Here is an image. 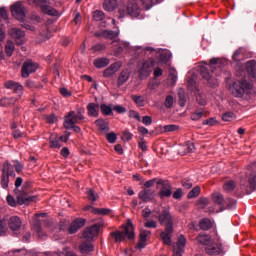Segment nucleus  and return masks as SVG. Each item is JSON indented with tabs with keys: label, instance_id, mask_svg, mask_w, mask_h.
Returning a JSON list of instances; mask_svg holds the SVG:
<instances>
[{
	"label": "nucleus",
	"instance_id": "nucleus-1",
	"mask_svg": "<svg viewBox=\"0 0 256 256\" xmlns=\"http://www.w3.org/2000/svg\"><path fill=\"white\" fill-rule=\"evenodd\" d=\"M254 87L253 78L244 76L233 82L230 91L234 97L241 98L244 95H251Z\"/></svg>",
	"mask_w": 256,
	"mask_h": 256
},
{
	"label": "nucleus",
	"instance_id": "nucleus-2",
	"mask_svg": "<svg viewBox=\"0 0 256 256\" xmlns=\"http://www.w3.org/2000/svg\"><path fill=\"white\" fill-rule=\"evenodd\" d=\"M118 12L121 19H123V17H125L126 15H129V17H139V13H141V8H139L137 1L129 0L127 6H119Z\"/></svg>",
	"mask_w": 256,
	"mask_h": 256
},
{
	"label": "nucleus",
	"instance_id": "nucleus-3",
	"mask_svg": "<svg viewBox=\"0 0 256 256\" xmlns=\"http://www.w3.org/2000/svg\"><path fill=\"white\" fill-rule=\"evenodd\" d=\"M112 237H114L116 243H121V241H125L127 237L130 241L135 239V228L133 227V223L129 220L124 227V231H116L111 233Z\"/></svg>",
	"mask_w": 256,
	"mask_h": 256
},
{
	"label": "nucleus",
	"instance_id": "nucleus-4",
	"mask_svg": "<svg viewBox=\"0 0 256 256\" xmlns=\"http://www.w3.org/2000/svg\"><path fill=\"white\" fill-rule=\"evenodd\" d=\"M84 113H85V110L81 108L77 110V113L75 111H70L68 115L65 116V121H64L65 129H71L73 125L79 124L80 121H83V119H85V116H83Z\"/></svg>",
	"mask_w": 256,
	"mask_h": 256
},
{
	"label": "nucleus",
	"instance_id": "nucleus-5",
	"mask_svg": "<svg viewBox=\"0 0 256 256\" xmlns=\"http://www.w3.org/2000/svg\"><path fill=\"white\" fill-rule=\"evenodd\" d=\"M28 5H36V7H40L42 13H45V15H51L52 17H55L57 15V11L48 5L47 0H26Z\"/></svg>",
	"mask_w": 256,
	"mask_h": 256
},
{
	"label": "nucleus",
	"instance_id": "nucleus-6",
	"mask_svg": "<svg viewBox=\"0 0 256 256\" xmlns=\"http://www.w3.org/2000/svg\"><path fill=\"white\" fill-rule=\"evenodd\" d=\"M9 177H15V171L9 161L4 162L1 176V187L7 189L9 187Z\"/></svg>",
	"mask_w": 256,
	"mask_h": 256
},
{
	"label": "nucleus",
	"instance_id": "nucleus-7",
	"mask_svg": "<svg viewBox=\"0 0 256 256\" xmlns=\"http://www.w3.org/2000/svg\"><path fill=\"white\" fill-rule=\"evenodd\" d=\"M101 227H103V222L87 227L83 231V234H82L83 239H86V241H93V239H95V237L99 235V229H101Z\"/></svg>",
	"mask_w": 256,
	"mask_h": 256
},
{
	"label": "nucleus",
	"instance_id": "nucleus-8",
	"mask_svg": "<svg viewBox=\"0 0 256 256\" xmlns=\"http://www.w3.org/2000/svg\"><path fill=\"white\" fill-rule=\"evenodd\" d=\"M8 35L11 36L12 39L15 41V45L21 46L25 45V31L21 28H11L8 30Z\"/></svg>",
	"mask_w": 256,
	"mask_h": 256
},
{
	"label": "nucleus",
	"instance_id": "nucleus-9",
	"mask_svg": "<svg viewBox=\"0 0 256 256\" xmlns=\"http://www.w3.org/2000/svg\"><path fill=\"white\" fill-rule=\"evenodd\" d=\"M11 13L13 18L17 19V21H25L27 9L22 3L16 2L14 5L11 6Z\"/></svg>",
	"mask_w": 256,
	"mask_h": 256
},
{
	"label": "nucleus",
	"instance_id": "nucleus-10",
	"mask_svg": "<svg viewBox=\"0 0 256 256\" xmlns=\"http://www.w3.org/2000/svg\"><path fill=\"white\" fill-rule=\"evenodd\" d=\"M158 185H161L162 187L158 193V197H160V199H165L173 195V186H171V183L168 180L160 179L158 181Z\"/></svg>",
	"mask_w": 256,
	"mask_h": 256
},
{
	"label": "nucleus",
	"instance_id": "nucleus-11",
	"mask_svg": "<svg viewBox=\"0 0 256 256\" xmlns=\"http://www.w3.org/2000/svg\"><path fill=\"white\" fill-rule=\"evenodd\" d=\"M158 221L160 225L165 224V227H173V216H171L169 208H163L161 213L158 215Z\"/></svg>",
	"mask_w": 256,
	"mask_h": 256
},
{
	"label": "nucleus",
	"instance_id": "nucleus-12",
	"mask_svg": "<svg viewBox=\"0 0 256 256\" xmlns=\"http://www.w3.org/2000/svg\"><path fill=\"white\" fill-rule=\"evenodd\" d=\"M39 68V65L37 63H34L33 60H27L22 65V77L24 79H27L31 73H35L37 69Z\"/></svg>",
	"mask_w": 256,
	"mask_h": 256
},
{
	"label": "nucleus",
	"instance_id": "nucleus-13",
	"mask_svg": "<svg viewBox=\"0 0 256 256\" xmlns=\"http://www.w3.org/2000/svg\"><path fill=\"white\" fill-rule=\"evenodd\" d=\"M185 245H187V239L183 235L179 236L176 244L174 245L173 256H183V253H185Z\"/></svg>",
	"mask_w": 256,
	"mask_h": 256
},
{
	"label": "nucleus",
	"instance_id": "nucleus-14",
	"mask_svg": "<svg viewBox=\"0 0 256 256\" xmlns=\"http://www.w3.org/2000/svg\"><path fill=\"white\" fill-rule=\"evenodd\" d=\"M200 75L202 79H205V81H207L210 87H217V85H219V81L217 80V78L211 76V73H209V70L207 68H201Z\"/></svg>",
	"mask_w": 256,
	"mask_h": 256
},
{
	"label": "nucleus",
	"instance_id": "nucleus-15",
	"mask_svg": "<svg viewBox=\"0 0 256 256\" xmlns=\"http://www.w3.org/2000/svg\"><path fill=\"white\" fill-rule=\"evenodd\" d=\"M154 65H155V62L153 60L145 61L142 65V68L140 69V74H139L140 79H146V77H149L151 75V71Z\"/></svg>",
	"mask_w": 256,
	"mask_h": 256
},
{
	"label": "nucleus",
	"instance_id": "nucleus-16",
	"mask_svg": "<svg viewBox=\"0 0 256 256\" xmlns=\"http://www.w3.org/2000/svg\"><path fill=\"white\" fill-rule=\"evenodd\" d=\"M85 223H87V220L85 218H76L71 224L70 227L68 228V233L70 235H73L77 233L79 229L82 227H85Z\"/></svg>",
	"mask_w": 256,
	"mask_h": 256
},
{
	"label": "nucleus",
	"instance_id": "nucleus-17",
	"mask_svg": "<svg viewBox=\"0 0 256 256\" xmlns=\"http://www.w3.org/2000/svg\"><path fill=\"white\" fill-rule=\"evenodd\" d=\"M205 251L207 255L217 256L223 253V245L217 243H210L206 246Z\"/></svg>",
	"mask_w": 256,
	"mask_h": 256
},
{
	"label": "nucleus",
	"instance_id": "nucleus-18",
	"mask_svg": "<svg viewBox=\"0 0 256 256\" xmlns=\"http://www.w3.org/2000/svg\"><path fill=\"white\" fill-rule=\"evenodd\" d=\"M4 86L6 87V89H12L14 93H18L19 97L23 95V85L15 81H7L5 82Z\"/></svg>",
	"mask_w": 256,
	"mask_h": 256
},
{
	"label": "nucleus",
	"instance_id": "nucleus-19",
	"mask_svg": "<svg viewBox=\"0 0 256 256\" xmlns=\"http://www.w3.org/2000/svg\"><path fill=\"white\" fill-rule=\"evenodd\" d=\"M155 197L153 191L151 189H144L139 192L138 198L141 199L144 203H149V201H153Z\"/></svg>",
	"mask_w": 256,
	"mask_h": 256
},
{
	"label": "nucleus",
	"instance_id": "nucleus-20",
	"mask_svg": "<svg viewBox=\"0 0 256 256\" xmlns=\"http://www.w3.org/2000/svg\"><path fill=\"white\" fill-rule=\"evenodd\" d=\"M171 235H173V227H165L164 232L160 234L164 245H171Z\"/></svg>",
	"mask_w": 256,
	"mask_h": 256
},
{
	"label": "nucleus",
	"instance_id": "nucleus-21",
	"mask_svg": "<svg viewBox=\"0 0 256 256\" xmlns=\"http://www.w3.org/2000/svg\"><path fill=\"white\" fill-rule=\"evenodd\" d=\"M21 225H22L21 218H19L18 216H12L9 219L8 226H9V229H11V231H14V232L19 231V229H21Z\"/></svg>",
	"mask_w": 256,
	"mask_h": 256
},
{
	"label": "nucleus",
	"instance_id": "nucleus-22",
	"mask_svg": "<svg viewBox=\"0 0 256 256\" xmlns=\"http://www.w3.org/2000/svg\"><path fill=\"white\" fill-rule=\"evenodd\" d=\"M121 68V64L113 63L107 69L104 70L103 76L106 78L113 77Z\"/></svg>",
	"mask_w": 256,
	"mask_h": 256
},
{
	"label": "nucleus",
	"instance_id": "nucleus-23",
	"mask_svg": "<svg viewBox=\"0 0 256 256\" xmlns=\"http://www.w3.org/2000/svg\"><path fill=\"white\" fill-rule=\"evenodd\" d=\"M246 71L248 73V77L251 79H256V61L250 60L246 63Z\"/></svg>",
	"mask_w": 256,
	"mask_h": 256
},
{
	"label": "nucleus",
	"instance_id": "nucleus-24",
	"mask_svg": "<svg viewBox=\"0 0 256 256\" xmlns=\"http://www.w3.org/2000/svg\"><path fill=\"white\" fill-rule=\"evenodd\" d=\"M96 37H103L104 39H117L119 32L113 30H104L102 33H96Z\"/></svg>",
	"mask_w": 256,
	"mask_h": 256
},
{
	"label": "nucleus",
	"instance_id": "nucleus-25",
	"mask_svg": "<svg viewBox=\"0 0 256 256\" xmlns=\"http://www.w3.org/2000/svg\"><path fill=\"white\" fill-rule=\"evenodd\" d=\"M196 241L197 243H199V245H204V246H209L211 245V241H213V239L211 238V236L207 235V234H199L196 237Z\"/></svg>",
	"mask_w": 256,
	"mask_h": 256
},
{
	"label": "nucleus",
	"instance_id": "nucleus-26",
	"mask_svg": "<svg viewBox=\"0 0 256 256\" xmlns=\"http://www.w3.org/2000/svg\"><path fill=\"white\" fill-rule=\"evenodd\" d=\"M93 249H95L93 244L89 242H82L79 246V250L82 255H89V253H92Z\"/></svg>",
	"mask_w": 256,
	"mask_h": 256
},
{
	"label": "nucleus",
	"instance_id": "nucleus-27",
	"mask_svg": "<svg viewBox=\"0 0 256 256\" xmlns=\"http://www.w3.org/2000/svg\"><path fill=\"white\" fill-rule=\"evenodd\" d=\"M129 77H131V74L129 73V70H122L119 77H118V87H121L122 85H125L127 81H129Z\"/></svg>",
	"mask_w": 256,
	"mask_h": 256
},
{
	"label": "nucleus",
	"instance_id": "nucleus-28",
	"mask_svg": "<svg viewBox=\"0 0 256 256\" xmlns=\"http://www.w3.org/2000/svg\"><path fill=\"white\" fill-rule=\"evenodd\" d=\"M13 53H15V42L8 39L5 43V54L8 57H13Z\"/></svg>",
	"mask_w": 256,
	"mask_h": 256
},
{
	"label": "nucleus",
	"instance_id": "nucleus-29",
	"mask_svg": "<svg viewBox=\"0 0 256 256\" xmlns=\"http://www.w3.org/2000/svg\"><path fill=\"white\" fill-rule=\"evenodd\" d=\"M18 203L19 205H29L30 203H33V201H36L37 196H18Z\"/></svg>",
	"mask_w": 256,
	"mask_h": 256
},
{
	"label": "nucleus",
	"instance_id": "nucleus-30",
	"mask_svg": "<svg viewBox=\"0 0 256 256\" xmlns=\"http://www.w3.org/2000/svg\"><path fill=\"white\" fill-rule=\"evenodd\" d=\"M199 227L202 231H209V229L213 228V222L209 218H203L199 222Z\"/></svg>",
	"mask_w": 256,
	"mask_h": 256
},
{
	"label": "nucleus",
	"instance_id": "nucleus-31",
	"mask_svg": "<svg viewBox=\"0 0 256 256\" xmlns=\"http://www.w3.org/2000/svg\"><path fill=\"white\" fill-rule=\"evenodd\" d=\"M87 111L90 117H97L99 115V104H95V103L88 104Z\"/></svg>",
	"mask_w": 256,
	"mask_h": 256
},
{
	"label": "nucleus",
	"instance_id": "nucleus-32",
	"mask_svg": "<svg viewBox=\"0 0 256 256\" xmlns=\"http://www.w3.org/2000/svg\"><path fill=\"white\" fill-rule=\"evenodd\" d=\"M119 4L117 3V0H105L103 3V7L105 9V11H115V9H117V6Z\"/></svg>",
	"mask_w": 256,
	"mask_h": 256
},
{
	"label": "nucleus",
	"instance_id": "nucleus-33",
	"mask_svg": "<svg viewBox=\"0 0 256 256\" xmlns=\"http://www.w3.org/2000/svg\"><path fill=\"white\" fill-rule=\"evenodd\" d=\"M32 228L39 237H45V233H43V228H41V220L36 219L32 224Z\"/></svg>",
	"mask_w": 256,
	"mask_h": 256
},
{
	"label": "nucleus",
	"instance_id": "nucleus-34",
	"mask_svg": "<svg viewBox=\"0 0 256 256\" xmlns=\"http://www.w3.org/2000/svg\"><path fill=\"white\" fill-rule=\"evenodd\" d=\"M107 65H109V59L107 58H98L94 60L96 69H103L104 67H107Z\"/></svg>",
	"mask_w": 256,
	"mask_h": 256
},
{
	"label": "nucleus",
	"instance_id": "nucleus-35",
	"mask_svg": "<svg viewBox=\"0 0 256 256\" xmlns=\"http://www.w3.org/2000/svg\"><path fill=\"white\" fill-rule=\"evenodd\" d=\"M95 125H97V127H99L100 131H109V122H107V120L104 119H98L95 121Z\"/></svg>",
	"mask_w": 256,
	"mask_h": 256
},
{
	"label": "nucleus",
	"instance_id": "nucleus-36",
	"mask_svg": "<svg viewBox=\"0 0 256 256\" xmlns=\"http://www.w3.org/2000/svg\"><path fill=\"white\" fill-rule=\"evenodd\" d=\"M237 184L233 180H228L224 183L223 189L226 193H231V191H235Z\"/></svg>",
	"mask_w": 256,
	"mask_h": 256
},
{
	"label": "nucleus",
	"instance_id": "nucleus-37",
	"mask_svg": "<svg viewBox=\"0 0 256 256\" xmlns=\"http://www.w3.org/2000/svg\"><path fill=\"white\" fill-rule=\"evenodd\" d=\"M49 145L51 149H61V140L57 138V136H50Z\"/></svg>",
	"mask_w": 256,
	"mask_h": 256
},
{
	"label": "nucleus",
	"instance_id": "nucleus-38",
	"mask_svg": "<svg viewBox=\"0 0 256 256\" xmlns=\"http://www.w3.org/2000/svg\"><path fill=\"white\" fill-rule=\"evenodd\" d=\"M212 200L216 203V205H223L225 203V198L223 194L216 192L212 194Z\"/></svg>",
	"mask_w": 256,
	"mask_h": 256
},
{
	"label": "nucleus",
	"instance_id": "nucleus-39",
	"mask_svg": "<svg viewBox=\"0 0 256 256\" xmlns=\"http://www.w3.org/2000/svg\"><path fill=\"white\" fill-rule=\"evenodd\" d=\"M201 195V187L195 186L187 195L188 199H195Z\"/></svg>",
	"mask_w": 256,
	"mask_h": 256
},
{
	"label": "nucleus",
	"instance_id": "nucleus-40",
	"mask_svg": "<svg viewBox=\"0 0 256 256\" xmlns=\"http://www.w3.org/2000/svg\"><path fill=\"white\" fill-rule=\"evenodd\" d=\"M248 183L250 185V189H252V191H255L256 190V173L255 172L250 173L248 177Z\"/></svg>",
	"mask_w": 256,
	"mask_h": 256
},
{
	"label": "nucleus",
	"instance_id": "nucleus-41",
	"mask_svg": "<svg viewBox=\"0 0 256 256\" xmlns=\"http://www.w3.org/2000/svg\"><path fill=\"white\" fill-rule=\"evenodd\" d=\"M131 99L138 107H145V98H143V96L132 95Z\"/></svg>",
	"mask_w": 256,
	"mask_h": 256
},
{
	"label": "nucleus",
	"instance_id": "nucleus-42",
	"mask_svg": "<svg viewBox=\"0 0 256 256\" xmlns=\"http://www.w3.org/2000/svg\"><path fill=\"white\" fill-rule=\"evenodd\" d=\"M93 215H109L111 213V209L109 208H96L92 209Z\"/></svg>",
	"mask_w": 256,
	"mask_h": 256
},
{
	"label": "nucleus",
	"instance_id": "nucleus-43",
	"mask_svg": "<svg viewBox=\"0 0 256 256\" xmlns=\"http://www.w3.org/2000/svg\"><path fill=\"white\" fill-rule=\"evenodd\" d=\"M174 103H175V100L173 96L167 95L164 101V107H166V109H173Z\"/></svg>",
	"mask_w": 256,
	"mask_h": 256
},
{
	"label": "nucleus",
	"instance_id": "nucleus-44",
	"mask_svg": "<svg viewBox=\"0 0 256 256\" xmlns=\"http://www.w3.org/2000/svg\"><path fill=\"white\" fill-rule=\"evenodd\" d=\"M15 101H17L15 98H3L0 100L1 107H9V105H14Z\"/></svg>",
	"mask_w": 256,
	"mask_h": 256
},
{
	"label": "nucleus",
	"instance_id": "nucleus-45",
	"mask_svg": "<svg viewBox=\"0 0 256 256\" xmlns=\"http://www.w3.org/2000/svg\"><path fill=\"white\" fill-rule=\"evenodd\" d=\"M197 205L198 207H200V209H205L206 206L209 205V198H205V197L199 198Z\"/></svg>",
	"mask_w": 256,
	"mask_h": 256
},
{
	"label": "nucleus",
	"instance_id": "nucleus-46",
	"mask_svg": "<svg viewBox=\"0 0 256 256\" xmlns=\"http://www.w3.org/2000/svg\"><path fill=\"white\" fill-rule=\"evenodd\" d=\"M169 59H171V55L169 53H167V52L160 53V55H159L160 63H163V64L168 63Z\"/></svg>",
	"mask_w": 256,
	"mask_h": 256
},
{
	"label": "nucleus",
	"instance_id": "nucleus-47",
	"mask_svg": "<svg viewBox=\"0 0 256 256\" xmlns=\"http://www.w3.org/2000/svg\"><path fill=\"white\" fill-rule=\"evenodd\" d=\"M163 129H164V133H173V131H177L179 129V126L175 124H169V125H165Z\"/></svg>",
	"mask_w": 256,
	"mask_h": 256
},
{
	"label": "nucleus",
	"instance_id": "nucleus-48",
	"mask_svg": "<svg viewBox=\"0 0 256 256\" xmlns=\"http://www.w3.org/2000/svg\"><path fill=\"white\" fill-rule=\"evenodd\" d=\"M100 109L103 115H113V109H111V106H107V104H102Z\"/></svg>",
	"mask_w": 256,
	"mask_h": 256
},
{
	"label": "nucleus",
	"instance_id": "nucleus-49",
	"mask_svg": "<svg viewBox=\"0 0 256 256\" xmlns=\"http://www.w3.org/2000/svg\"><path fill=\"white\" fill-rule=\"evenodd\" d=\"M93 19L95 21H103L105 19V13H103V11L96 10L93 14Z\"/></svg>",
	"mask_w": 256,
	"mask_h": 256
},
{
	"label": "nucleus",
	"instance_id": "nucleus-50",
	"mask_svg": "<svg viewBox=\"0 0 256 256\" xmlns=\"http://www.w3.org/2000/svg\"><path fill=\"white\" fill-rule=\"evenodd\" d=\"M159 180H160L159 178H153L151 180L146 181L144 183L145 189H149V188L153 187L155 185V183H156V185H158Z\"/></svg>",
	"mask_w": 256,
	"mask_h": 256
},
{
	"label": "nucleus",
	"instance_id": "nucleus-51",
	"mask_svg": "<svg viewBox=\"0 0 256 256\" xmlns=\"http://www.w3.org/2000/svg\"><path fill=\"white\" fill-rule=\"evenodd\" d=\"M235 119V113L226 112L222 115V121H233Z\"/></svg>",
	"mask_w": 256,
	"mask_h": 256
},
{
	"label": "nucleus",
	"instance_id": "nucleus-52",
	"mask_svg": "<svg viewBox=\"0 0 256 256\" xmlns=\"http://www.w3.org/2000/svg\"><path fill=\"white\" fill-rule=\"evenodd\" d=\"M184 149L185 153H193V151H195V144H193V142H186Z\"/></svg>",
	"mask_w": 256,
	"mask_h": 256
},
{
	"label": "nucleus",
	"instance_id": "nucleus-53",
	"mask_svg": "<svg viewBox=\"0 0 256 256\" xmlns=\"http://www.w3.org/2000/svg\"><path fill=\"white\" fill-rule=\"evenodd\" d=\"M105 49H107V46L101 43H98L92 47V51H94V53H99V51H105Z\"/></svg>",
	"mask_w": 256,
	"mask_h": 256
},
{
	"label": "nucleus",
	"instance_id": "nucleus-54",
	"mask_svg": "<svg viewBox=\"0 0 256 256\" xmlns=\"http://www.w3.org/2000/svg\"><path fill=\"white\" fill-rule=\"evenodd\" d=\"M181 185L184 187V189H191V187H193V182L187 178H184L181 180Z\"/></svg>",
	"mask_w": 256,
	"mask_h": 256
},
{
	"label": "nucleus",
	"instance_id": "nucleus-55",
	"mask_svg": "<svg viewBox=\"0 0 256 256\" xmlns=\"http://www.w3.org/2000/svg\"><path fill=\"white\" fill-rule=\"evenodd\" d=\"M149 235H151V231L141 230L139 234L140 241H147V237H149Z\"/></svg>",
	"mask_w": 256,
	"mask_h": 256
},
{
	"label": "nucleus",
	"instance_id": "nucleus-56",
	"mask_svg": "<svg viewBox=\"0 0 256 256\" xmlns=\"http://www.w3.org/2000/svg\"><path fill=\"white\" fill-rule=\"evenodd\" d=\"M204 115L203 111H196L194 113H192L191 115V119L192 121H199V119H201Z\"/></svg>",
	"mask_w": 256,
	"mask_h": 256
},
{
	"label": "nucleus",
	"instance_id": "nucleus-57",
	"mask_svg": "<svg viewBox=\"0 0 256 256\" xmlns=\"http://www.w3.org/2000/svg\"><path fill=\"white\" fill-rule=\"evenodd\" d=\"M144 226L147 229H157V222L155 220H148L145 222Z\"/></svg>",
	"mask_w": 256,
	"mask_h": 256
},
{
	"label": "nucleus",
	"instance_id": "nucleus-58",
	"mask_svg": "<svg viewBox=\"0 0 256 256\" xmlns=\"http://www.w3.org/2000/svg\"><path fill=\"white\" fill-rule=\"evenodd\" d=\"M142 3V6L144 9L148 11V9H151L153 7V0H140Z\"/></svg>",
	"mask_w": 256,
	"mask_h": 256
},
{
	"label": "nucleus",
	"instance_id": "nucleus-59",
	"mask_svg": "<svg viewBox=\"0 0 256 256\" xmlns=\"http://www.w3.org/2000/svg\"><path fill=\"white\" fill-rule=\"evenodd\" d=\"M123 141H131L133 139V134L129 132V130H126L122 134Z\"/></svg>",
	"mask_w": 256,
	"mask_h": 256
},
{
	"label": "nucleus",
	"instance_id": "nucleus-60",
	"mask_svg": "<svg viewBox=\"0 0 256 256\" xmlns=\"http://www.w3.org/2000/svg\"><path fill=\"white\" fill-rule=\"evenodd\" d=\"M107 141L110 143H115V141H117V134H115L114 132L108 133L106 135Z\"/></svg>",
	"mask_w": 256,
	"mask_h": 256
},
{
	"label": "nucleus",
	"instance_id": "nucleus-61",
	"mask_svg": "<svg viewBox=\"0 0 256 256\" xmlns=\"http://www.w3.org/2000/svg\"><path fill=\"white\" fill-rule=\"evenodd\" d=\"M89 201H95L97 199V194L93 191V189H88L87 191Z\"/></svg>",
	"mask_w": 256,
	"mask_h": 256
},
{
	"label": "nucleus",
	"instance_id": "nucleus-62",
	"mask_svg": "<svg viewBox=\"0 0 256 256\" xmlns=\"http://www.w3.org/2000/svg\"><path fill=\"white\" fill-rule=\"evenodd\" d=\"M142 123H143V125H146V126L152 125L153 118H151V116H144L142 118Z\"/></svg>",
	"mask_w": 256,
	"mask_h": 256
},
{
	"label": "nucleus",
	"instance_id": "nucleus-63",
	"mask_svg": "<svg viewBox=\"0 0 256 256\" xmlns=\"http://www.w3.org/2000/svg\"><path fill=\"white\" fill-rule=\"evenodd\" d=\"M46 121L48 123H50L51 125H53V123H55L57 121V116H55V114H50V115L46 116Z\"/></svg>",
	"mask_w": 256,
	"mask_h": 256
},
{
	"label": "nucleus",
	"instance_id": "nucleus-64",
	"mask_svg": "<svg viewBox=\"0 0 256 256\" xmlns=\"http://www.w3.org/2000/svg\"><path fill=\"white\" fill-rule=\"evenodd\" d=\"M157 87H159V83H157L156 81L148 82V89L150 91H155V89H157Z\"/></svg>",
	"mask_w": 256,
	"mask_h": 256
}]
</instances>
